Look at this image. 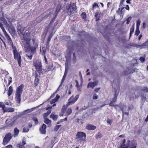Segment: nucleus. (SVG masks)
<instances>
[{
    "mask_svg": "<svg viewBox=\"0 0 148 148\" xmlns=\"http://www.w3.org/2000/svg\"><path fill=\"white\" fill-rule=\"evenodd\" d=\"M79 95H76L75 97V99H74L73 96H72L69 100L67 104L68 106H69L73 104L77 99L79 98Z\"/></svg>",
    "mask_w": 148,
    "mask_h": 148,
    "instance_id": "8",
    "label": "nucleus"
},
{
    "mask_svg": "<svg viewBox=\"0 0 148 148\" xmlns=\"http://www.w3.org/2000/svg\"><path fill=\"white\" fill-rule=\"evenodd\" d=\"M23 87V85H21L17 88L16 93L15 99L17 102L18 103H19L20 102L21 95Z\"/></svg>",
    "mask_w": 148,
    "mask_h": 148,
    "instance_id": "5",
    "label": "nucleus"
},
{
    "mask_svg": "<svg viewBox=\"0 0 148 148\" xmlns=\"http://www.w3.org/2000/svg\"><path fill=\"white\" fill-rule=\"evenodd\" d=\"M22 143L23 145L26 144V142L25 141L23 140V141Z\"/></svg>",
    "mask_w": 148,
    "mask_h": 148,
    "instance_id": "61",
    "label": "nucleus"
},
{
    "mask_svg": "<svg viewBox=\"0 0 148 148\" xmlns=\"http://www.w3.org/2000/svg\"><path fill=\"white\" fill-rule=\"evenodd\" d=\"M81 17L82 18L85 19L86 18V14L85 12H83L81 15Z\"/></svg>",
    "mask_w": 148,
    "mask_h": 148,
    "instance_id": "35",
    "label": "nucleus"
},
{
    "mask_svg": "<svg viewBox=\"0 0 148 148\" xmlns=\"http://www.w3.org/2000/svg\"><path fill=\"white\" fill-rule=\"evenodd\" d=\"M29 131V129L28 127H24L23 129V131L24 132H27Z\"/></svg>",
    "mask_w": 148,
    "mask_h": 148,
    "instance_id": "36",
    "label": "nucleus"
},
{
    "mask_svg": "<svg viewBox=\"0 0 148 148\" xmlns=\"http://www.w3.org/2000/svg\"><path fill=\"white\" fill-rule=\"evenodd\" d=\"M102 135L100 132H98L96 135L95 137L97 138H99L102 137Z\"/></svg>",
    "mask_w": 148,
    "mask_h": 148,
    "instance_id": "28",
    "label": "nucleus"
},
{
    "mask_svg": "<svg viewBox=\"0 0 148 148\" xmlns=\"http://www.w3.org/2000/svg\"><path fill=\"white\" fill-rule=\"evenodd\" d=\"M131 17H129L128 18L127 20V24H128L129 23L130 21L131 20Z\"/></svg>",
    "mask_w": 148,
    "mask_h": 148,
    "instance_id": "43",
    "label": "nucleus"
},
{
    "mask_svg": "<svg viewBox=\"0 0 148 148\" xmlns=\"http://www.w3.org/2000/svg\"><path fill=\"white\" fill-rule=\"evenodd\" d=\"M51 37L50 36H49V38H48V43H49V42L50 41V40L51 39Z\"/></svg>",
    "mask_w": 148,
    "mask_h": 148,
    "instance_id": "54",
    "label": "nucleus"
},
{
    "mask_svg": "<svg viewBox=\"0 0 148 148\" xmlns=\"http://www.w3.org/2000/svg\"><path fill=\"white\" fill-rule=\"evenodd\" d=\"M92 98L94 100L97 99L98 98V96L95 93H94Z\"/></svg>",
    "mask_w": 148,
    "mask_h": 148,
    "instance_id": "30",
    "label": "nucleus"
},
{
    "mask_svg": "<svg viewBox=\"0 0 148 148\" xmlns=\"http://www.w3.org/2000/svg\"><path fill=\"white\" fill-rule=\"evenodd\" d=\"M49 115L47 113H45L44 115V117L45 118V117H47Z\"/></svg>",
    "mask_w": 148,
    "mask_h": 148,
    "instance_id": "55",
    "label": "nucleus"
},
{
    "mask_svg": "<svg viewBox=\"0 0 148 148\" xmlns=\"http://www.w3.org/2000/svg\"><path fill=\"white\" fill-rule=\"evenodd\" d=\"M14 137H16L18 134L19 132V130L17 128H15L14 129Z\"/></svg>",
    "mask_w": 148,
    "mask_h": 148,
    "instance_id": "23",
    "label": "nucleus"
},
{
    "mask_svg": "<svg viewBox=\"0 0 148 148\" xmlns=\"http://www.w3.org/2000/svg\"><path fill=\"white\" fill-rule=\"evenodd\" d=\"M15 21V19L14 18H9L5 16L2 11L0 12V22L1 24L2 25V23H3L7 27H10L11 26V23L14 22Z\"/></svg>",
    "mask_w": 148,
    "mask_h": 148,
    "instance_id": "2",
    "label": "nucleus"
},
{
    "mask_svg": "<svg viewBox=\"0 0 148 148\" xmlns=\"http://www.w3.org/2000/svg\"><path fill=\"white\" fill-rule=\"evenodd\" d=\"M10 79L9 80V82L8 83V84L9 85L10 84V83L12 82V78L11 77H10Z\"/></svg>",
    "mask_w": 148,
    "mask_h": 148,
    "instance_id": "56",
    "label": "nucleus"
},
{
    "mask_svg": "<svg viewBox=\"0 0 148 148\" xmlns=\"http://www.w3.org/2000/svg\"><path fill=\"white\" fill-rule=\"evenodd\" d=\"M33 65L36 70L39 73L42 72L41 62L40 60H35L33 61Z\"/></svg>",
    "mask_w": 148,
    "mask_h": 148,
    "instance_id": "4",
    "label": "nucleus"
},
{
    "mask_svg": "<svg viewBox=\"0 0 148 148\" xmlns=\"http://www.w3.org/2000/svg\"><path fill=\"white\" fill-rule=\"evenodd\" d=\"M18 117L17 116H14L13 119V121L14 123L16 122V121L17 119L18 118Z\"/></svg>",
    "mask_w": 148,
    "mask_h": 148,
    "instance_id": "41",
    "label": "nucleus"
},
{
    "mask_svg": "<svg viewBox=\"0 0 148 148\" xmlns=\"http://www.w3.org/2000/svg\"><path fill=\"white\" fill-rule=\"evenodd\" d=\"M9 141V140L6 139L5 138H4L3 141V144L4 145H6L8 143Z\"/></svg>",
    "mask_w": 148,
    "mask_h": 148,
    "instance_id": "31",
    "label": "nucleus"
},
{
    "mask_svg": "<svg viewBox=\"0 0 148 148\" xmlns=\"http://www.w3.org/2000/svg\"><path fill=\"white\" fill-rule=\"evenodd\" d=\"M44 60H45V62L46 63H47V59L46 58V57L45 56H44Z\"/></svg>",
    "mask_w": 148,
    "mask_h": 148,
    "instance_id": "57",
    "label": "nucleus"
},
{
    "mask_svg": "<svg viewBox=\"0 0 148 148\" xmlns=\"http://www.w3.org/2000/svg\"><path fill=\"white\" fill-rule=\"evenodd\" d=\"M111 4V3L110 2H108L107 4V6L108 7Z\"/></svg>",
    "mask_w": 148,
    "mask_h": 148,
    "instance_id": "62",
    "label": "nucleus"
},
{
    "mask_svg": "<svg viewBox=\"0 0 148 148\" xmlns=\"http://www.w3.org/2000/svg\"><path fill=\"white\" fill-rule=\"evenodd\" d=\"M34 108H32L30 109L27 110L25 111L24 112V113H26V112L28 113V112H31L33 110V109H34Z\"/></svg>",
    "mask_w": 148,
    "mask_h": 148,
    "instance_id": "33",
    "label": "nucleus"
},
{
    "mask_svg": "<svg viewBox=\"0 0 148 148\" xmlns=\"http://www.w3.org/2000/svg\"><path fill=\"white\" fill-rule=\"evenodd\" d=\"M51 112V110H49L47 112L48 114H49Z\"/></svg>",
    "mask_w": 148,
    "mask_h": 148,
    "instance_id": "58",
    "label": "nucleus"
},
{
    "mask_svg": "<svg viewBox=\"0 0 148 148\" xmlns=\"http://www.w3.org/2000/svg\"><path fill=\"white\" fill-rule=\"evenodd\" d=\"M93 9L96 8H99V6L97 3H94L92 5Z\"/></svg>",
    "mask_w": 148,
    "mask_h": 148,
    "instance_id": "26",
    "label": "nucleus"
},
{
    "mask_svg": "<svg viewBox=\"0 0 148 148\" xmlns=\"http://www.w3.org/2000/svg\"><path fill=\"white\" fill-rule=\"evenodd\" d=\"M72 110L71 108H68L66 111V114L65 115L68 116L71 113Z\"/></svg>",
    "mask_w": 148,
    "mask_h": 148,
    "instance_id": "27",
    "label": "nucleus"
},
{
    "mask_svg": "<svg viewBox=\"0 0 148 148\" xmlns=\"http://www.w3.org/2000/svg\"><path fill=\"white\" fill-rule=\"evenodd\" d=\"M5 148H12V145H9L6 146Z\"/></svg>",
    "mask_w": 148,
    "mask_h": 148,
    "instance_id": "51",
    "label": "nucleus"
},
{
    "mask_svg": "<svg viewBox=\"0 0 148 148\" xmlns=\"http://www.w3.org/2000/svg\"><path fill=\"white\" fill-rule=\"evenodd\" d=\"M17 147L19 148H25L23 145H22L20 144H18L17 145Z\"/></svg>",
    "mask_w": 148,
    "mask_h": 148,
    "instance_id": "42",
    "label": "nucleus"
},
{
    "mask_svg": "<svg viewBox=\"0 0 148 148\" xmlns=\"http://www.w3.org/2000/svg\"><path fill=\"white\" fill-rule=\"evenodd\" d=\"M115 108L118 110H121L123 112V114L124 113V109H125L126 106H123V107H120L119 106H117L115 107Z\"/></svg>",
    "mask_w": 148,
    "mask_h": 148,
    "instance_id": "15",
    "label": "nucleus"
},
{
    "mask_svg": "<svg viewBox=\"0 0 148 148\" xmlns=\"http://www.w3.org/2000/svg\"><path fill=\"white\" fill-rule=\"evenodd\" d=\"M76 136L77 140L82 142L85 140L86 134L82 132H78Z\"/></svg>",
    "mask_w": 148,
    "mask_h": 148,
    "instance_id": "7",
    "label": "nucleus"
},
{
    "mask_svg": "<svg viewBox=\"0 0 148 148\" xmlns=\"http://www.w3.org/2000/svg\"><path fill=\"white\" fill-rule=\"evenodd\" d=\"M12 137V136L11 134L10 133H8L6 135L4 138L10 141Z\"/></svg>",
    "mask_w": 148,
    "mask_h": 148,
    "instance_id": "22",
    "label": "nucleus"
},
{
    "mask_svg": "<svg viewBox=\"0 0 148 148\" xmlns=\"http://www.w3.org/2000/svg\"><path fill=\"white\" fill-rule=\"evenodd\" d=\"M95 16L96 17V21H97L100 19L101 18L102 15L101 14H97L95 15Z\"/></svg>",
    "mask_w": 148,
    "mask_h": 148,
    "instance_id": "19",
    "label": "nucleus"
},
{
    "mask_svg": "<svg viewBox=\"0 0 148 148\" xmlns=\"http://www.w3.org/2000/svg\"><path fill=\"white\" fill-rule=\"evenodd\" d=\"M13 91L12 87L11 86H10L8 90V96H10L12 93Z\"/></svg>",
    "mask_w": 148,
    "mask_h": 148,
    "instance_id": "20",
    "label": "nucleus"
},
{
    "mask_svg": "<svg viewBox=\"0 0 148 148\" xmlns=\"http://www.w3.org/2000/svg\"><path fill=\"white\" fill-rule=\"evenodd\" d=\"M75 82L76 83V86L77 88V90L79 91H81V88L82 87V84H81V85H79V83H78V81L77 80H75Z\"/></svg>",
    "mask_w": 148,
    "mask_h": 148,
    "instance_id": "21",
    "label": "nucleus"
},
{
    "mask_svg": "<svg viewBox=\"0 0 148 148\" xmlns=\"http://www.w3.org/2000/svg\"><path fill=\"white\" fill-rule=\"evenodd\" d=\"M60 97V96L58 95H57L56 96V97L54 99L51 100L50 101V103L51 104H52L57 102Z\"/></svg>",
    "mask_w": 148,
    "mask_h": 148,
    "instance_id": "13",
    "label": "nucleus"
},
{
    "mask_svg": "<svg viewBox=\"0 0 148 148\" xmlns=\"http://www.w3.org/2000/svg\"><path fill=\"white\" fill-rule=\"evenodd\" d=\"M58 116L57 115H55L54 114H52L50 116V117L53 120H56Z\"/></svg>",
    "mask_w": 148,
    "mask_h": 148,
    "instance_id": "25",
    "label": "nucleus"
},
{
    "mask_svg": "<svg viewBox=\"0 0 148 148\" xmlns=\"http://www.w3.org/2000/svg\"><path fill=\"white\" fill-rule=\"evenodd\" d=\"M145 60V58L143 57H141L140 58V61L142 62H143Z\"/></svg>",
    "mask_w": 148,
    "mask_h": 148,
    "instance_id": "47",
    "label": "nucleus"
},
{
    "mask_svg": "<svg viewBox=\"0 0 148 148\" xmlns=\"http://www.w3.org/2000/svg\"><path fill=\"white\" fill-rule=\"evenodd\" d=\"M46 126L45 125L43 124L42 127L40 128V132L41 134H45L46 133L45 129Z\"/></svg>",
    "mask_w": 148,
    "mask_h": 148,
    "instance_id": "11",
    "label": "nucleus"
},
{
    "mask_svg": "<svg viewBox=\"0 0 148 148\" xmlns=\"http://www.w3.org/2000/svg\"><path fill=\"white\" fill-rule=\"evenodd\" d=\"M39 76L36 75L35 76V79L34 80V84L36 85H37L38 83Z\"/></svg>",
    "mask_w": 148,
    "mask_h": 148,
    "instance_id": "18",
    "label": "nucleus"
},
{
    "mask_svg": "<svg viewBox=\"0 0 148 148\" xmlns=\"http://www.w3.org/2000/svg\"><path fill=\"white\" fill-rule=\"evenodd\" d=\"M13 53L14 58L18 62L19 66L21 67V58L20 53L18 52L15 48H13Z\"/></svg>",
    "mask_w": 148,
    "mask_h": 148,
    "instance_id": "6",
    "label": "nucleus"
},
{
    "mask_svg": "<svg viewBox=\"0 0 148 148\" xmlns=\"http://www.w3.org/2000/svg\"><path fill=\"white\" fill-rule=\"evenodd\" d=\"M126 2L127 3H130L129 0H127L126 1Z\"/></svg>",
    "mask_w": 148,
    "mask_h": 148,
    "instance_id": "63",
    "label": "nucleus"
},
{
    "mask_svg": "<svg viewBox=\"0 0 148 148\" xmlns=\"http://www.w3.org/2000/svg\"><path fill=\"white\" fill-rule=\"evenodd\" d=\"M67 104L66 105H64L62 109L61 113L60 114V116H62L64 115V113L66 112L67 107L69 106Z\"/></svg>",
    "mask_w": 148,
    "mask_h": 148,
    "instance_id": "10",
    "label": "nucleus"
},
{
    "mask_svg": "<svg viewBox=\"0 0 148 148\" xmlns=\"http://www.w3.org/2000/svg\"><path fill=\"white\" fill-rule=\"evenodd\" d=\"M44 122L47 124L51 123V121L47 118H45Z\"/></svg>",
    "mask_w": 148,
    "mask_h": 148,
    "instance_id": "32",
    "label": "nucleus"
},
{
    "mask_svg": "<svg viewBox=\"0 0 148 148\" xmlns=\"http://www.w3.org/2000/svg\"><path fill=\"white\" fill-rule=\"evenodd\" d=\"M61 126V125H56L54 128V130L57 131Z\"/></svg>",
    "mask_w": 148,
    "mask_h": 148,
    "instance_id": "40",
    "label": "nucleus"
},
{
    "mask_svg": "<svg viewBox=\"0 0 148 148\" xmlns=\"http://www.w3.org/2000/svg\"><path fill=\"white\" fill-rule=\"evenodd\" d=\"M97 84L98 82L96 81L93 82H90L88 83L87 88H93L94 87L97 85Z\"/></svg>",
    "mask_w": 148,
    "mask_h": 148,
    "instance_id": "9",
    "label": "nucleus"
},
{
    "mask_svg": "<svg viewBox=\"0 0 148 148\" xmlns=\"http://www.w3.org/2000/svg\"><path fill=\"white\" fill-rule=\"evenodd\" d=\"M125 140L124 139L121 146L122 148H136V144L135 140H133L130 142L129 140H128L126 144H125Z\"/></svg>",
    "mask_w": 148,
    "mask_h": 148,
    "instance_id": "3",
    "label": "nucleus"
},
{
    "mask_svg": "<svg viewBox=\"0 0 148 148\" xmlns=\"http://www.w3.org/2000/svg\"><path fill=\"white\" fill-rule=\"evenodd\" d=\"M119 137H120L122 138H124L125 137V135H123V134L119 136Z\"/></svg>",
    "mask_w": 148,
    "mask_h": 148,
    "instance_id": "59",
    "label": "nucleus"
},
{
    "mask_svg": "<svg viewBox=\"0 0 148 148\" xmlns=\"http://www.w3.org/2000/svg\"><path fill=\"white\" fill-rule=\"evenodd\" d=\"M145 23H143V27L144 28H145Z\"/></svg>",
    "mask_w": 148,
    "mask_h": 148,
    "instance_id": "64",
    "label": "nucleus"
},
{
    "mask_svg": "<svg viewBox=\"0 0 148 148\" xmlns=\"http://www.w3.org/2000/svg\"><path fill=\"white\" fill-rule=\"evenodd\" d=\"M141 37H142V35H140L138 37L139 40H140V39Z\"/></svg>",
    "mask_w": 148,
    "mask_h": 148,
    "instance_id": "60",
    "label": "nucleus"
},
{
    "mask_svg": "<svg viewBox=\"0 0 148 148\" xmlns=\"http://www.w3.org/2000/svg\"><path fill=\"white\" fill-rule=\"evenodd\" d=\"M140 20H138L137 21L136 23V28H139V26L140 25Z\"/></svg>",
    "mask_w": 148,
    "mask_h": 148,
    "instance_id": "37",
    "label": "nucleus"
},
{
    "mask_svg": "<svg viewBox=\"0 0 148 148\" xmlns=\"http://www.w3.org/2000/svg\"><path fill=\"white\" fill-rule=\"evenodd\" d=\"M56 105V104L54 103L51 107H49L46 108L47 110H48L49 109H50L52 107H54Z\"/></svg>",
    "mask_w": 148,
    "mask_h": 148,
    "instance_id": "46",
    "label": "nucleus"
},
{
    "mask_svg": "<svg viewBox=\"0 0 148 148\" xmlns=\"http://www.w3.org/2000/svg\"><path fill=\"white\" fill-rule=\"evenodd\" d=\"M117 96L116 95V94H115L114 97L113 99L112 100V101L109 104L110 106H114V103L116 100L117 98Z\"/></svg>",
    "mask_w": 148,
    "mask_h": 148,
    "instance_id": "16",
    "label": "nucleus"
},
{
    "mask_svg": "<svg viewBox=\"0 0 148 148\" xmlns=\"http://www.w3.org/2000/svg\"><path fill=\"white\" fill-rule=\"evenodd\" d=\"M25 28L23 27L18 26L17 28L18 32L20 35L21 40H23V45L25 51L26 52L31 51L32 53L29 55H27V56L30 59H32V53L35 52L36 49L38 47V45L34 42V46L31 47L30 42L32 38L31 34L29 30L26 31L24 33Z\"/></svg>",
    "mask_w": 148,
    "mask_h": 148,
    "instance_id": "1",
    "label": "nucleus"
},
{
    "mask_svg": "<svg viewBox=\"0 0 148 148\" xmlns=\"http://www.w3.org/2000/svg\"><path fill=\"white\" fill-rule=\"evenodd\" d=\"M67 118L66 117L64 119H61L60 121V122L61 123V122H63L64 121H66L67 120Z\"/></svg>",
    "mask_w": 148,
    "mask_h": 148,
    "instance_id": "49",
    "label": "nucleus"
},
{
    "mask_svg": "<svg viewBox=\"0 0 148 148\" xmlns=\"http://www.w3.org/2000/svg\"><path fill=\"white\" fill-rule=\"evenodd\" d=\"M14 108H5V109L4 110V112H14Z\"/></svg>",
    "mask_w": 148,
    "mask_h": 148,
    "instance_id": "17",
    "label": "nucleus"
},
{
    "mask_svg": "<svg viewBox=\"0 0 148 148\" xmlns=\"http://www.w3.org/2000/svg\"><path fill=\"white\" fill-rule=\"evenodd\" d=\"M42 54L43 55L45 56V54L46 53V50L45 48L44 47H43L42 48Z\"/></svg>",
    "mask_w": 148,
    "mask_h": 148,
    "instance_id": "39",
    "label": "nucleus"
},
{
    "mask_svg": "<svg viewBox=\"0 0 148 148\" xmlns=\"http://www.w3.org/2000/svg\"><path fill=\"white\" fill-rule=\"evenodd\" d=\"M134 29V24L132 26L130 30V36L133 33Z\"/></svg>",
    "mask_w": 148,
    "mask_h": 148,
    "instance_id": "29",
    "label": "nucleus"
},
{
    "mask_svg": "<svg viewBox=\"0 0 148 148\" xmlns=\"http://www.w3.org/2000/svg\"><path fill=\"white\" fill-rule=\"evenodd\" d=\"M77 9V8L76 5V4L74 3H71L68 9Z\"/></svg>",
    "mask_w": 148,
    "mask_h": 148,
    "instance_id": "14",
    "label": "nucleus"
},
{
    "mask_svg": "<svg viewBox=\"0 0 148 148\" xmlns=\"http://www.w3.org/2000/svg\"><path fill=\"white\" fill-rule=\"evenodd\" d=\"M112 121L109 119H108L107 120V122L109 123L110 125H111L112 123Z\"/></svg>",
    "mask_w": 148,
    "mask_h": 148,
    "instance_id": "48",
    "label": "nucleus"
},
{
    "mask_svg": "<svg viewBox=\"0 0 148 148\" xmlns=\"http://www.w3.org/2000/svg\"><path fill=\"white\" fill-rule=\"evenodd\" d=\"M58 90V89H57V90H56V91L55 92V93H53L50 97V98H52L55 95V94L56 93L57 91Z\"/></svg>",
    "mask_w": 148,
    "mask_h": 148,
    "instance_id": "52",
    "label": "nucleus"
},
{
    "mask_svg": "<svg viewBox=\"0 0 148 148\" xmlns=\"http://www.w3.org/2000/svg\"><path fill=\"white\" fill-rule=\"evenodd\" d=\"M86 129L88 130H94L96 128V127L92 125L88 124H87L86 127Z\"/></svg>",
    "mask_w": 148,
    "mask_h": 148,
    "instance_id": "12",
    "label": "nucleus"
},
{
    "mask_svg": "<svg viewBox=\"0 0 148 148\" xmlns=\"http://www.w3.org/2000/svg\"><path fill=\"white\" fill-rule=\"evenodd\" d=\"M65 65H66V67H67V66L68 65V63L67 62H66V63H65ZM67 72L66 71V70H65V73H64V76L63 77L62 79V81H64V80L65 79V78L66 77V75L67 74Z\"/></svg>",
    "mask_w": 148,
    "mask_h": 148,
    "instance_id": "24",
    "label": "nucleus"
},
{
    "mask_svg": "<svg viewBox=\"0 0 148 148\" xmlns=\"http://www.w3.org/2000/svg\"><path fill=\"white\" fill-rule=\"evenodd\" d=\"M33 120L35 122L36 124L38 123V121L37 118L36 117H34L33 119Z\"/></svg>",
    "mask_w": 148,
    "mask_h": 148,
    "instance_id": "44",
    "label": "nucleus"
},
{
    "mask_svg": "<svg viewBox=\"0 0 148 148\" xmlns=\"http://www.w3.org/2000/svg\"><path fill=\"white\" fill-rule=\"evenodd\" d=\"M0 107L2 108L3 110L5 109V106L3 104H2V103H0Z\"/></svg>",
    "mask_w": 148,
    "mask_h": 148,
    "instance_id": "45",
    "label": "nucleus"
},
{
    "mask_svg": "<svg viewBox=\"0 0 148 148\" xmlns=\"http://www.w3.org/2000/svg\"><path fill=\"white\" fill-rule=\"evenodd\" d=\"M100 89V88H97L95 89L94 90V93L97 92H98V91Z\"/></svg>",
    "mask_w": 148,
    "mask_h": 148,
    "instance_id": "50",
    "label": "nucleus"
},
{
    "mask_svg": "<svg viewBox=\"0 0 148 148\" xmlns=\"http://www.w3.org/2000/svg\"><path fill=\"white\" fill-rule=\"evenodd\" d=\"M10 101H8L7 102H5V105H9V104H10Z\"/></svg>",
    "mask_w": 148,
    "mask_h": 148,
    "instance_id": "53",
    "label": "nucleus"
},
{
    "mask_svg": "<svg viewBox=\"0 0 148 148\" xmlns=\"http://www.w3.org/2000/svg\"><path fill=\"white\" fill-rule=\"evenodd\" d=\"M62 8V5L60 3H59L56 9H61Z\"/></svg>",
    "mask_w": 148,
    "mask_h": 148,
    "instance_id": "38",
    "label": "nucleus"
},
{
    "mask_svg": "<svg viewBox=\"0 0 148 148\" xmlns=\"http://www.w3.org/2000/svg\"><path fill=\"white\" fill-rule=\"evenodd\" d=\"M140 33V31L139 30V28H136V30L135 33V35L137 36Z\"/></svg>",
    "mask_w": 148,
    "mask_h": 148,
    "instance_id": "34",
    "label": "nucleus"
}]
</instances>
